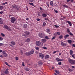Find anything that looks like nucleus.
<instances>
[{
	"label": "nucleus",
	"instance_id": "1",
	"mask_svg": "<svg viewBox=\"0 0 75 75\" xmlns=\"http://www.w3.org/2000/svg\"><path fill=\"white\" fill-rule=\"evenodd\" d=\"M38 35L40 38H44L45 37V34L43 33L40 32L39 33Z\"/></svg>",
	"mask_w": 75,
	"mask_h": 75
},
{
	"label": "nucleus",
	"instance_id": "2",
	"mask_svg": "<svg viewBox=\"0 0 75 75\" xmlns=\"http://www.w3.org/2000/svg\"><path fill=\"white\" fill-rule=\"evenodd\" d=\"M69 62L71 64H75V60L72 59H69L68 60Z\"/></svg>",
	"mask_w": 75,
	"mask_h": 75
},
{
	"label": "nucleus",
	"instance_id": "3",
	"mask_svg": "<svg viewBox=\"0 0 75 75\" xmlns=\"http://www.w3.org/2000/svg\"><path fill=\"white\" fill-rule=\"evenodd\" d=\"M12 7L13 8H15L17 10V11L19 10V8L17 7V6L16 5H13L12 6Z\"/></svg>",
	"mask_w": 75,
	"mask_h": 75
},
{
	"label": "nucleus",
	"instance_id": "4",
	"mask_svg": "<svg viewBox=\"0 0 75 75\" xmlns=\"http://www.w3.org/2000/svg\"><path fill=\"white\" fill-rule=\"evenodd\" d=\"M11 21L12 23H14V22H15V21H16V18H15L14 17H13L11 18Z\"/></svg>",
	"mask_w": 75,
	"mask_h": 75
},
{
	"label": "nucleus",
	"instance_id": "5",
	"mask_svg": "<svg viewBox=\"0 0 75 75\" xmlns=\"http://www.w3.org/2000/svg\"><path fill=\"white\" fill-rule=\"evenodd\" d=\"M39 57L41 58H44V55L42 53H40L39 54Z\"/></svg>",
	"mask_w": 75,
	"mask_h": 75
},
{
	"label": "nucleus",
	"instance_id": "6",
	"mask_svg": "<svg viewBox=\"0 0 75 75\" xmlns=\"http://www.w3.org/2000/svg\"><path fill=\"white\" fill-rule=\"evenodd\" d=\"M36 44L37 45L39 46V45H41V42L39 41H37L36 42Z\"/></svg>",
	"mask_w": 75,
	"mask_h": 75
},
{
	"label": "nucleus",
	"instance_id": "7",
	"mask_svg": "<svg viewBox=\"0 0 75 75\" xmlns=\"http://www.w3.org/2000/svg\"><path fill=\"white\" fill-rule=\"evenodd\" d=\"M61 45L63 46V47H65L67 45V44L64 43L63 42H62L61 43Z\"/></svg>",
	"mask_w": 75,
	"mask_h": 75
},
{
	"label": "nucleus",
	"instance_id": "8",
	"mask_svg": "<svg viewBox=\"0 0 75 75\" xmlns=\"http://www.w3.org/2000/svg\"><path fill=\"white\" fill-rule=\"evenodd\" d=\"M41 41L42 42H43V43H44V42H45L47 40H46V39H41Z\"/></svg>",
	"mask_w": 75,
	"mask_h": 75
},
{
	"label": "nucleus",
	"instance_id": "9",
	"mask_svg": "<svg viewBox=\"0 0 75 75\" xmlns=\"http://www.w3.org/2000/svg\"><path fill=\"white\" fill-rule=\"evenodd\" d=\"M34 51L33 50L29 52V53L30 55H31V54H34Z\"/></svg>",
	"mask_w": 75,
	"mask_h": 75
},
{
	"label": "nucleus",
	"instance_id": "10",
	"mask_svg": "<svg viewBox=\"0 0 75 75\" xmlns=\"http://www.w3.org/2000/svg\"><path fill=\"white\" fill-rule=\"evenodd\" d=\"M8 69H6V70L5 71L4 73L5 74H8L9 72H8Z\"/></svg>",
	"mask_w": 75,
	"mask_h": 75
},
{
	"label": "nucleus",
	"instance_id": "11",
	"mask_svg": "<svg viewBox=\"0 0 75 75\" xmlns=\"http://www.w3.org/2000/svg\"><path fill=\"white\" fill-rule=\"evenodd\" d=\"M50 4L51 6H54V2L52 1H51L50 3Z\"/></svg>",
	"mask_w": 75,
	"mask_h": 75
},
{
	"label": "nucleus",
	"instance_id": "12",
	"mask_svg": "<svg viewBox=\"0 0 75 75\" xmlns=\"http://www.w3.org/2000/svg\"><path fill=\"white\" fill-rule=\"evenodd\" d=\"M45 59H48V58H50V56L48 54H47L45 56Z\"/></svg>",
	"mask_w": 75,
	"mask_h": 75
},
{
	"label": "nucleus",
	"instance_id": "13",
	"mask_svg": "<svg viewBox=\"0 0 75 75\" xmlns=\"http://www.w3.org/2000/svg\"><path fill=\"white\" fill-rule=\"evenodd\" d=\"M69 35L67 34L66 35H65L64 36V39H67V37H69Z\"/></svg>",
	"mask_w": 75,
	"mask_h": 75
},
{
	"label": "nucleus",
	"instance_id": "14",
	"mask_svg": "<svg viewBox=\"0 0 75 75\" xmlns=\"http://www.w3.org/2000/svg\"><path fill=\"white\" fill-rule=\"evenodd\" d=\"M42 17H46L47 16V15L46 14V13H43L42 14Z\"/></svg>",
	"mask_w": 75,
	"mask_h": 75
},
{
	"label": "nucleus",
	"instance_id": "15",
	"mask_svg": "<svg viewBox=\"0 0 75 75\" xmlns=\"http://www.w3.org/2000/svg\"><path fill=\"white\" fill-rule=\"evenodd\" d=\"M30 38H28L26 40L25 42H30Z\"/></svg>",
	"mask_w": 75,
	"mask_h": 75
},
{
	"label": "nucleus",
	"instance_id": "16",
	"mask_svg": "<svg viewBox=\"0 0 75 75\" xmlns=\"http://www.w3.org/2000/svg\"><path fill=\"white\" fill-rule=\"evenodd\" d=\"M29 4H30V5H31V6H34V7H35V6H34V4L33 3H30L29 2Z\"/></svg>",
	"mask_w": 75,
	"mask_h": 75
},
{
	"label": "nucleus",
	"instance_id": "17",
	"mask_svg": "<svg viewBox=\"0 0 75 75\" xmlns=\"http://www.w3.org/2000/svg\"><path fill=\"white\" fill-rule=\"evenodd\" d=\"M38 64V65H42V62H39Z\"/></svg>",
	"mask_w": 75,
	"mask_h": 75
},
{
	"label": "nucleus",
	"instance_id": "18",
	"mask_svg": "<svg viewBox=\"0 0 75 75\" xmlns=\"http://www.w3.org/2000/svg\"><path fill=\"white\" fill-rule=\"evenodd\" d=\"M4 8V7L3 6H0V10H2Z\"/></svg>",
	"mask_w": 75,
	"mask_h": 75
},
{
	"label": "nucleus",
	"instance_id": "19",
	"mask_svg": "<svg viewBox=\"0 0 75 75\" xmlns=\"http://www.w3.org/2000/svg\"><path fill=\"white\" fill-rule=\"evenodd\" d=\"M3 21H2L1 18H0V24H3Z\"/></svg>",
	"mask_w": 75,
	"mask_h": 75
},
{
	"label": "nucleus",
	"instance_id": "20",
	"mask_svg": "<svg viewBox=\"0 0 75 75\" xmlns=\"http://www.w3.org/2000/svg\"><path fill=\"white\" fill-rule=\"evenodd\" d=\"M70 55H72V54H73V51H72V50H70Z\"/></svg>",
	"mask_w": 75,
	"mask_h": 75
},
{
	"label": "nucleus",
	"instance_id": "21",
	"mask_svg": "<svg viewBox=\"0 0 75 75\" xmlns=\"http://www.w3.org/2000/svg\"><path fill=\"white\" fill-rule=\"evenodd\" d=\"M67 41H68V42L69 44H71V43L72 42V40H68Z\"/></svg>",
	"mask_w": 75,
	"mask_h": 75
},
{
	"label": "nucleus",
	"instance_id": "22",
	"mask_svg": "<svg viewBox=\"0 0 75 75\" xmlns=\"http://www.w3.org/2000/svg\"><path fill=\"white\" fill-rule=\"evenodd\" d=\"M64 61L63 59H59V60H57V62H59V61Z\"/></svg>",
	"mask_w": 75,
	"mask_h": 75
},
{
	"label": "nucleus",
	"instance_id": "23",
	"mask_svg": "<svg viewBox=\"0 0 75 75\" xmlns=\"http://www.w3.org/2000/svg\"><path fill=\"white\" fill-rule=\"evenodd\" d=\"M11 44H12L13 45H15V44H16L15 42L13 41L11 42Z\"/></svg>",
	"mask_w": 75,
	"mask_h": 75
},
{
	"label": "nucleus",
	"instance_id": "24",
	"mask_svg": "<svg viewBox=\"0 0 75 75\" xmlns=\"http://www.w3.org/2000/svg\"><path fill=\"white\" fill-rule=\"evenodd\" d=\"M63 7H64V8H68V6H67L63 5Z\"/></svg>",
	"mask_w": 75,
	"mask_h": 75
},
{
	"label": "nucleus",
	"instance_id": "25",
	"mask_svg": "<svg viewBox=\"0 0 75 75\" xmlns=\"http://www.w3.org/2000/svg\"><path fill=\"white\" fill-rule=\"evenodd\" d=\"M46 31L47 33H50V30L48 29H46Z\"/></svg>",
	"mask_w": 75,
	"mask_h": 75
},
{
	"label": "nucleus",
	"instance_id": "26",
	"mask_svg": "<svg viewBox=\"0 0 75 75\" xmlns=\"http://www.w3.org/2000/svg\"><path fill=\"white\" fill-rule=\"evenodd\" d=\"M4 27L5 28H6V29H7V30L8 28V26L7 25H5L4 26Z\"/></svg>",
	"mask_w": 75,
	"mask_h": 75
},
{
	"label": "nucleus",
	"instance_id": "27",
	"mask_svg": "<svg viewBox=\"0 0 75 75\" xmlns=\"http://www.w3.org/2000/svg\"><path fill=\"white\" fill-rule=\"evenodd\" d=\"M23 28H27V24H25L24 25Z\"/></svg>",
	"mask_w": 75,
	"mask_h": 75
},
{
	"label": "nucleus",
	"instance_id": "28",
	"mask_svg": "<svg viewBox=\"0 0 75 75\" xmlns=\"http://www.w3.org/2000/svg\"><path fill=\"white\" fill-rule=\"evenodd\" d=\"M5 64H6L8 66V67H10V66L9 65H8V64L7 63V62H5Z\"/></svg>",
	"mask_w": 75,
	"mask_h": 75
},
{
	"label": "nucleus",
	"instance_id": "29",
	"mask_svg": "<svg viewBox=\"0 0 75 75\" xmlns=\"http://www.w3.org/2000/svg\"><path fill=\"white\" fill-rule=\"evenodd\" d=\"M55 72L56 73H57V74H59V71H58L57 70H55Z\"/></svg>",
	"mask_w": 75,
	"mask_h": 75
},
{
	"label": "nucleus",
	"instance_id": "30",
	"mask_svg": "<svg viewBox=\"0 0 75 75\" xmlns=\"http://www.w3.org/2000/svg\"><path fill=\"white\" fill-rule=\"evenodd\" d=\"M25 33L27 35H29V34H30V33H29L28 32H26Z\"/></svg>",
	"mask_w": 75,
	"mask_h": 75
},
{
	"label": "nucleus",
	"instance_id": "31",
	"mask_svg": "<svg viewBox=\"0 0 75 75\" xmlns=\"http://www.w3.org/2000/svg\"><path fill=\"white\" fill-rule=\"evenodd\" d=\"M4 55L5 57H8V55L6 53H5V54H4Z\"/></svg>",
	"mask_w": 75,
	"mask_h": 75
},
{
	"label": "nucleus",
	"instance_id": "32",
	"mask_svg": "<svg viewBox=\"0 0 75 75\" xmlns=\"http://www.w3.org/2000/svg\"><path fill=\"white\" fill-rule=\"evenodd\" d=\"M67 31L68 33H70V30H69V28H67Z\"/></svg>",
	"mask_w": 75,
	"mask_h": 75
},
{
	"label": "nucleus",
	"instance_id": "33",
	"mask_svg": "<svg viewBox=\"0 0 75 75\" xmlns=\"http://www.w3.org/2000/svg\"><path fill=\"white\" fill-rule=\"evenodd\" d=\"M67 23H68V24H71V22H70V21H67Z\"/></svg>",
	"mask_w": 75,
	"mask_h": 75
},
{
	"label": "nucleus",
	"instance_id": "34",
	"mask_svg": "<svg viewBox=\"0 0 75 75\" xmlns=\"http://www.w3.org/2000/svg\"><path fill=\"white\" fill-rule=\"evenodd\" d=\"M45 38H46V39H47V40H49V39H50V38H48V36H46L45 37Z\"/></svg>",
	"mask_w": 75,
	"mask_h": 75
},
{
	"label": "nucleus",
	"instance_id": "35",
	"mask_svg": "<svg viewBox=\"0 0 75 75\" xmlns=\"http://www.w3.org/2000/svg\"><path fill=\"white\" fill-rule=\"evenodd\" d=\"M68 71H69V72H71V71H72V69L69 68V69Z\"/></svg>",
	"mask_w": 75,
	"mask_h": 75
},
{
	"label": "nucleus",
	"instance_id": "36",
	"mask_svg": "<svg viewBox=\"0 0 75 75\" xmlns=\"http://www.w3.org/2000/svg\"><path fill=\"white\" fill-rule=\"evenodd\" d=\"M54 26L56 28H58V27H59V26L55 25H54Z\"/></svg>",
	"mask_w": 75,
	"mask_h": 75
},
{
	"label": "nucleus",
	"instance_id": "37",
	"mask_svg": "<svg viewBox=\"0 0 75 75\" xmlns=\"http://www.w3.org/2000/svg\"><path fill=\"white\" fill-rule=\"evenodd\" d=\"M54 11L56 13H58V11H57L55 9L54 10Z\"/></svg>",
	"mask_w": 75,
	"mask_h": 75
},
{
	"label": "nucleus",
	"instance_id": "38",
	"mask_svg": "<svg viewBox=\"0 0 75 75\" xmlns=\"http://www.w3.org/2000/svg\"><path fill=\"white\" fill-rule=\"evenodd\" d=\"M35 49L37 51V50H39V47H36Z\"/></svg>",
	"mask_w": 75,
	"mask_h": 75
},
{
	"label": "nucleus",
	"instance_id": "39",
	"mask_svg": "<svg viewBox=\"0 0 75 75\" xmlns=\"http://www.w3.org/2000/svg\"><path fill=\"white\" fill-rule=\"evenodd\" d=\"M6 4H7V2H6L5 3H2V5H6Z\"/></svg>",
	"mask_w": 75,
	"mask_h": 75
},
{
	"label": "nucleus",
	"instance_id": "40",
	"mask_svg": "<svg viewBox=\"0 0 75 75\" xmlns=\"http://www.w3.org/2000/svg\"><path fill=\"white\" fill-rule=\"evenodd\" d=\"M29 2H33L34 1V0H29Z\"/></svg>",
	"mask_w": 75,
	"mask_h": 75
},
{
	"label": "nucleus",
	"instance_id": "41",
	"mask_svg": "<svg viewBox=\"0 0 75 75\" xmlns=\"http://www.w3.org/2000/svg\"><path fill=\"white\" fill-rule=\"evenodd\" d=\"M7 30H8V31H11V28H10L9 27H8Z\"/></svg>",
	"mask_w": 75,
	"mask_h": 75
},
{
	"label": "nucleus",
	"instance_id": "42",
	"mask_svg": "<svg viewBox=\"0 0 75 75\" xmlns=\"http://www.w3.org/2000/svg\"><path fill=\"white\" fill-rule=\"evenodd\" d=\"M3 38L0 37V41H3Z\"/></svg>",
	"mask_w": 75,
	"mask_h": 75
},
{
	"label": "nucleus",
	"instance_id": "43",
	"mask_svg": "<svg viewBox=\"0 0 75 75\" xmlns=\"http://www.w3.org/2000/svg\"><path fill=\"white\" fill-rule=\"evenodd\" d=\"M42 48L43 49H45V50H46V49H47V48L46 47H42Z\"/></svg>",
	"mask_w": 75,
	"mask_h": 75
},
{
	"label": "nucleus",
	"instance_id": "44",
	"mask_svg": "<svg viewBox=\"0 0 75 75\" xmlns=\"http://www.w3.org/2000/svg\"><path fill=\"white\" fill-rule=\"evenodd\" d=\"M69 34L70 35H71L72 36H73L74 35V34L71 33H70Z\"/></svg>",
	"mask_w": 75,
	"mask_h": 75
},
{
	"label": "nucleus",
	"instance_id": "45",
	"mask_svg": "<svg viewBox=\"0 0 75 75\" xmlns=\"http://www.w3.org/2000/svg\"><path fill=\"white\" fill-rule=\"evenodd\" d=\"M38 16H41V14H40V12H38Z\"/></svg>",
	"mask_w": 75,
	"mask_h": 75
},
{
	"label": "nucleus",
	"instance_id": "46",
	"mask_svg": "<svg viewBox=\"0 0 75 75\" xmlns=\"http://www.w3.org/2000/svg\"><path fill=\"white\" fill-rule=\"evenodd\" d=\"M3 45H4V44L1 43H0V46H2Z\"/></svg>",
	"mask_w": 75,
	"mask_h": 75
},
{
	"label": "nucleus",
	"instance_id": "47",
	"mask_svg": "<svg viewBox=\"0 0 75 75\" xmlns=\"http://www.w3.org/2000/svg\"><path fill=\"white\" fill-rule=\"evenodd\" d=\"M62 37H63V36H62L60 35L59 37V38H60V39H61V38H62Z\"/></svg>",
	"mask_w": 75,
	"mask_h": 75
},
{
	"label": "nucleus",
	"instance_id": "48",
	"mask_svg": "<svg viewBox=\"0 0 75 75\" xmlns=\"http://www.w3.org/2000/svg\"><path fill=\"white\" fill-rule=\"evenodd\" d=\"M1 35H2V36H3V37H4V36H5L4 34L3 33H1Z\"/></svg>",
	"mask_w": 75,
	"mask_h": 75
},
{
	"label": "nucleus",
	"instance_id": "49",
	"mask_svg": "<svg viewBox=\"0 0 75 75\" xmlns=\"http://www.w3.org/2000/svg\"><path fill=\"white\" fill-rule=\"evenodd\" d=\"M62 64V63L61 62H59L58 63V64H59V65H61Z\"/></svg>",
	"mask_w": 75,
	"mask_h": 75
},
{
	"label": "nucleus",
	"instance_id": "50",
	"mask_svg": "<svg viewBox=\"0 0 75 75\" xmlns=\"http://www.w3.org/2000/svg\"><path fill=\"white\" fill-rule=\"evenodd\" d=\"M45 25H46V23H45V22H44L43 23V26H45Z\"/></svg>",
	"mask_w": 75,
	"mask_h": 75
},
{
	"label": "nucleus",
	"instance_id": "51",
	"mask_svg": "<svg viewBox=\"0 0 75 75\" xmlns=\"http://www.w3.org/2000/svg\"><path fill=\"white\" fill-rule=\"evenodd\" d=\"M44 19L45 20H46V21H47L48 20V19L47 18H45Z\"/></svg>",
	"mask_w": 75,
	"mask_h": 75
},
{
	"label": "nucleus",
	"instance_id": "52",
	"mask_svg": "<svg viewBox=\"0 0 75 75\" xmlns=\"http://www.w3.org/2000/svg\"><path fill=\"white\" fill-rule=\"evenodd\" d=\"M30 55V54L29 52L28 53H26V55L28 56V55Z\"/></svg>",
	"mask_w": 75,
	"mask_h": 75
},
{
	"label": "nucleus",
	"instance_id": "53",
	"mask_svg": "<svg viewBox=\"0 0 75 75\" xmlns=\"http://www.w3.org/2000/svg\"><path fill=\"white\" fill-rule=\"evenodd\" d=\"M57 34L58 35H60V32H57Z\"/></svg>",
	"mask_w": 75,
	"mask_h": 75
},
{
	"label": "nucleus",
	"instance_id": "54",
	"mask_svg": "<svg viewBox=\"0 0 75 75\" xmlns=\"http://www.w3.org/2000/svg\"><path fill=\"white\" fill-rule=\"evenodd\" d=\"M22 65L23 67H24L25 66V65H24V62H23L22 63Z\"/></svg>",
	"mask_w": 75,
	"mask_h": 75
},
{
	"label": "nucleus",
	"instance_id": "55",
	"mask_svg": "<svg viewBox=\"0 0 75 75\" xmlns=\"http://www.w3.org/2000/svg\"><path fill=\"white\" fill-rule=\"evenodd\" d=\"M46 4H47V6L48 7H50V6H49V4H48V3H46Z\"/></svg>",
	"mask_w": 75,
	"mask_h": 75
},
{
	"label": "nucleus",
	"instance_id": "56",
	"mask_svg": "<svg viewBox=\"0 0 75 75\" xmlns=\"http://www.w3.org/2000/svg\"><path fill=\"white\" fill-rule=\"evenodd\" d=\"M15 59H16V60H18V57H16L15 58Z\"/></svg>",
	"mask_w": 75,
	"mask_h": 75
},
{
	"label": "nucleus",
	"instance_id": "57",
	"mask_svg": "<svg viewBox=\"0 0 75 75\" xmlns=\"http://www.w3.org/2000/svg\"><path fill=\"white\" fill-rule=\"evenodd\" d=\"M2 54H6V52L4 51H3L2 52Z\"/></svg>",
	"mask_w": 75,
	"mask_h": 75
},
{
	"label": "nucleus",
	"instance_id": "58",
	"mask_svg": "<svg viewBox=\"0 0 75 75\" xmlns=\"http://www.w3.org/2000/svg\"><path fill=\"white\" fill-rule=\"evenodd\" d=\"M40 10H41V11L43 10V9H42V8L41 7H40Z\"/></svg>",
	"mask_w": 75,
	"mask_h": 75
},
{
	"label": "nucleus",
	"instance_id": "59",
	"mask_svg": "<svg viewBox=\"0 0 75 75\" xmlns=\"http://www.w3.org/2000/svg\"><path fill=\"white\" fill-rule=\"evenodd\" d=\"M4 13V12L3 11H1L0 12V14H3Z\"/></svg>",
	"mask_w": 75,
	"mask_h": 75
},
{
	"label": "nucleus",
	"instance_id": "60",
	"mask_svg": "<svg viewBox=\"0 0 75 75\" xmlns=\"http://www.w3.org/2000/svg\"><path fill=\"white\" fill-rule=\"evenodd\" d=\"M26 71H30V69H26Z\"/></svg>",
	"mask_w": 75,
	"mask_h": 75
},
{
	"label": "nucleus",
	"instance_id": "61",
	"mask_svg": "<svg viewBox=\"0 0 75 75\" xmlns=\"http://www.w3.org/2000/svg\"><path fill=\"white\" fill-rule=\"evenodd\" d=\"M55 37L54 36L52 38V40H54L55 39Z\"/></svg>",
	"mask_w": 75,
	"mask_h": 75
},
{
	"label": "nucleus",
	"instance_id": "62",
	"mask_svg": "<svg viewBox=\"0 0 75 75\" xmlns=\"http://www.w3.org/2000/svg\"><path fill=\"white\" fill-rule=\"evenodd\" d=\"M37 21H40V19L39 18H38L37 19Z\"/></svg>",
	"mask_w": 75,
	"mask_h": 75
},
{
	"label": "nucleus",
	"instance_id": "63",
	"mask_svg": "<svg viewBox=\"0 0 75 75\" xmlns=\"http://www.w3.org/2000/svg\"><path fill=\"white\" fill-rule=\"evenodd\" d=\"M72 46L73 47H75V45L74 44H73L72 45Z\"/></svg>",
	"mask_w": 75,
	"mask_h": 75
},
{
	"label": "nucleus",
	"instance_id": "64",
	"mask_svg": "<svg viewBox=\"0 0 75 75\" xmlns=\"http://www.w3.org/2000/svg\"><path fill=\"white\" fill-rule=\"evenodd\" d=\"M3 57H4V56L2 55H1L0 56V57L1 58H3Z\"/></svg>",
	"mask_w": 75,
	"mask_h": 75
}]
</instances>
